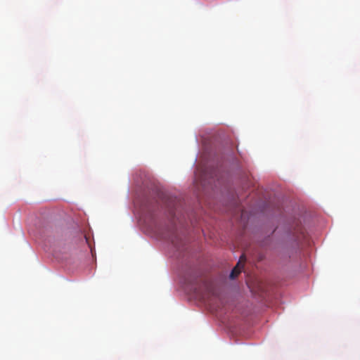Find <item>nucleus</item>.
Here are the masks:
<instances>
[{"label": "nucleus", "mask_w": 360, "mask_h": 360, "mask_svg": "<svg viewBox=\"0 0 360 360\" xmlns=\"http://www.w3.org/2000/svg\"><path fill=\"white\" fill-rule=\"evenodd\" d=\"M146 219L158 235L170 240L174 246L179 247V236L173 221L171 222L170 225L163 228L156 215L150 210H148Z\"/></svg>", "instance_id": "nucleus-1"}, {"label": "nucleus", "mask_w": 360, "mask_h": 360, "mask_svg": "<svg viewBox=\"0 0 360 360\" xmlns=\"http://www.w3.org/2000/svg\"><path fill=\"white\" fill-rule=\"evenodd\" d=\"M191 290L195 295L203 302H209L216 296V292L213 284L206 280H201L199 283L193 285Z\"/></svg>", "instance_id": "nucleus-2"}, {"label": "nucleus", "mask_w": 360, "mask_h": 360, "mask_svg": "<svg viewBox=\"0 0 360 360\" xmlns=\"http://www.w3.org/2000/svg\"><path fill=\"white\" fill-rule=\"evenodd\" d=\"M243 259V256L240 257V260L238 262L237 265L233 269L230 274V278L231 279H234L236 278L238 274L240 273L241 269L243 268V264H240V261Z\"/></svg>", "instance_id": "nucleus-3"}, {"label": "nucleus", "mask_w": 360, "mask_h": 360, "mask_svg": "<svg viewBox=\"0 0 360 360\" xmlns=\"http://www.w3.org/2000/svg\"><path fill=\"white\" fill-rule=\"evenodd\" d=\"M169 212H170V214H171L172 216L174 214V212H173V210H170Z\"/></svg>", "instance_id": "nucleus-4"}]
</instances>
